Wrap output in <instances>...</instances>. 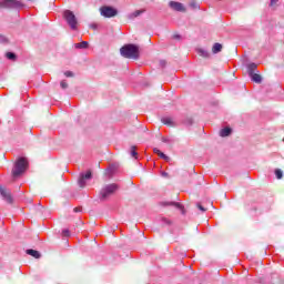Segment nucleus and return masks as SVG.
Listing matches in <instances>:
<instances>
[{"mask_svg":"<svg viewBox=\"0 0 284 284\" xmlns=\"http://www.w3.org/2000/svg\"><path fill=\"white\" fill-rule=\"evenodd\" d=\"M23 6L21 1L19 0H0V9H14V8H21Z\"/></svg>","mask_w":284,"mask_h":284,"instance_id":"obj_5","label":"nucleus"},{"mask_svg":"<svg viewBox=\"0 0 284 284\" xmlns=\"http://www.w3.org/2000/svg\"><path fill=\"white\" fill-rule=\"evenodd\" d=\"M100 14L106 19H111L112 17H116L118 11L112 7H102L100 8Z\"/></svg>","mask_w":284,"mask_h":284,"instance_id":"obj_6","label":"nucleus"},{"mask_svg":"<svg viewBox=\"0 0 284 284\" xmlns=\"http://www.w3.org/2000/svg\"><path fill=\"white\" fill-rule=\"evenodd\" d=\"M278 1L280 0H271L270 7L276 10V8L278 7Z\"/></svg>","mask_w":284,"mask_h":284,"instance_id":"obj_21","label":"nucleus"},{"mask_svg":"<svg viewBox=\"0 0 284 284\" xmlns=\"http://www.w3.org/2000/svg\"><path fill=\"white\" fill-rule=\"evenodd\" d=\"M202 52V57H209L207 52L205 51H201Z\"/></svg>","mask_w":284,"mask_h":284,"instance_id":"obj_28","label":"nucleus"},{"mask_svg":"<svg viewBox=\"0 0 284 284\" xmlns=\"http://www.w3.org/2000/svg\"><path fill=\"white\" fill-rule=\"evenodd\" d=\"M163 176H168V173H163Z\"/></svg>","mask_w":284,"mask_h":284,"instance_id":"obj_30","label":"nucleus"},{"mask_svg":"<svg viewBox=\"0 0 284 284\" xmlns=\"http://www.w3.org/2000/svg\"><path fill=\"white\" fill-rule=\"evenodd\" d=\"M258 68V65H256V63H250L247 65V73L250 74H254V72H256V69Z\"/></svg>","mask_w":284,"mask_h":284,"instance_id":"obj_16","label":"nucleus"},{"mask_svg":"<svg viewBox=\"0 0 284 284\" xmlns=\"http://www.w3.org/2000/svg\"><path fill=\"white\" fill-rule=\"evenodd\" d=\"M230 134H232V128L230 126H226L220 131V136L222 138L230 136Z\"/></svg>","mask_w":284,"mask_h":284,"instance_id":"obj_12","label":"nucleus"},{"mask_svg":"<svg viewBox=\"0 0 284 284\" xmlns=\"http://www.w3.org/2000/svg\"><path fill=\"white\" fill-rule=\"evenodd\" d=\"M0 194L4 199V201H7V203L9 204L13 203L12 193H10L8 189L1 186V184H0Z\"/></svg>","mask_w":284,"mask_h":284,"instance_id":"obj_7","label":"nucleus"},{"mask_svg":"<svg viewBox=\"0 0 284 284\" xmlns=\"http://www.w3.org/2000/svg\"><path fill=\"white\" fill-rule=\"evenodd\" d=\"M131 156H133V159H136V156H139L135 145L131 146Z\"/></svg>","mask_w":284,"mask_h":284,"instance_id":"obj_19","label":"nucleus"},{"mask_svg":"<svg viewBox=\"0 0 284 284\" xmlns=\"http://www.w3.org/2000/svg\"><path fill=\"white\" fill-rule=\"evenodd\" d=\"M60 85H61L62 90H68V82H65V80H62L60 82Z\"/></svg>","mask_w":284,"mask_h":284,"instance_id":"obj_22","label":"nucleus"},{"mask_svg":"<svg viewBox=\"0 0 284 284\" xmlns=\"http://www.w3.org/2000/svg\"><path fill=\"white\" fill-rule=\"evenodd\" d=\"M7 58L12 60V59H17V55L14 53H12V52H8L7 53Z\"/></svg>","mask_w":284,"mask_h":284,"instance_id":"obj_24","label":"nucleus"},{"mask_svg":"<svg viewBox=\"0 0 284 284\" xmlns=\"http://www.w3.org/2000/svg\"><path fill=\"white\" fill-rule=\"evenodd\" d=\"M178 207H181V204H176Z\"/></svg>","mask_w":284,"mask_h":284,"instance_id":"obj_31","label":"nucleus"},{"mask_svg":"<svg viewBox=\"0 0 284 284\" xmlns=\"http://www.w3.org/2000/svg\"><path fill=\"white\" fill-rule=\"evenodd\" d=\"M92 179V171H88L85 174H81L78 183L80 187H85V181Z\"/></svg>","mask_w":284,"mask_h":284,"instance_id":"obj_8","label":"nucleus"},{"mask_svg":"<svg viewBox=\"0 0 284 284\" xmlns=\"http://www.w3.org/2000/svg\"><path fill=\"white\" fill-rule=\"evenodd\" d=\"M62 234H63V236H70V231H69V230H64V231L62 232Z\"/></svg>","mask_w":284,"mask_h":284,"instance_id":"obj_27","label":"nucleus"},{"mask_svg":"<svg viewBox=\"0 0 284 284\" xmlns=\"http://www.w3.org/2000/svg\"><path fill=\"white\" fill-rule=\"evenodd\" d=\"M248 77L252 79V81H254V83H262L263 81V78L258 73H252L248 74Z\"/></svg>","mask_w":284,"mask_h":284,"instance_id":"obj_11","label":"nucleus"},{"mask_svg":"<svg viewBox=\"0 0 284 284\" xmlns=\"http://www.w3.org/2000/svg\"><path fill=\"white\" fill-rule=\"evenodd\" d=\"M88 45H89V43L87 41H82L80 43H77L75 48L85 50V48H88Z\"/></svg>","mask_w":284,"mask_h":284,"instance_id":"obj_17","label":"nucleus"},{"mask_svg":"<svg viewBox=\"0 0 284 284\" xmlns=\"http://www.w3.org/2000/svg\"><path fill=\"white\" fill-rule=\"evenodd\" d=\"M196 207H199V210H200L201 212H206V211H207V209L204 207V206L201 205V204H197Z\"/></svg>","mask_w":284,"mask_h":284,"instance_id":"obj_25","label":"nucleus"},{"mask_svg":"<svg viewBox=\"0 0 284 284\" xmlns=\"http://www.w3.org/2000/svg\"><path fill=\"white\" fill-rule=\"evenodd\" d=\"M275 176L278 180L283 179V171L281 169H276L275 170Z\"/></svg>","mask_w":284,"mask_h":284,"instance_id":"obj_20","label":"nucleus"},{"mask_svg":"<svg viewBox=\"0 0 284 284\" xmlns=\"http://www.w3.org/2000/svg\"><path fill=\"white\" fill-rule=\"evenodd\" d=\"M154 154H158L160 159H163L164 161H170V156L165 155L161 150L159 149H153Z\"/></svg>","mask_w":284,"mask_h":284,"instance_id":"obj_14","label":"nucleus"},{"mask_svg":"<svg viewBox=\"0 0 284 284\" xmlns=\"http://www.w3.org/2000/svg\"><path fill=\"white\" fill-rule=\"evenodd\" d=\"M143 12H145L144 9H142V10H136V11H134V12L131 14V17H132V19H136V17H140V14H143Z\"/></svg>","mask_w":284,"mask_h":284,"instance_id":"obj_18","label":"nucleus"},{"mask_svg":"<svg viewBox=\"0 0 284 284\" xmlns=\"http://www.w3.org/2000/svg\"><path fill=\"white\" fill-rule=\"evenodd\" d=\"M221 50H223V44H221L219 42L213 44V48H212L213 54H219V52H221Z\"/></svg>","mask_w":284,"mask_h":284,"instance_id":"obj_13","label":"nucleus"},{"mask_svg":"<svg viewBox=\"0 0 284 284\" xmlns=\"http://www.w3.org/2000/svg\"><path fill=\"white\" fill-rule=\"evenodd\" d=\"M162 123L164 125H168L169 128H174V121L172 120V118H163Z\"/></svg>","mask_w":284,"mask_h":284,"instance_id":"obj_15","label":"nucleus"},{"mask_svg":"<svg viewBox=\"0 0 284 284\" xmlns=\"http://www.w3.org/2000/svg\"><path fill=\"white\" fill-rule=\"evenodd\" d=\"M64 77H67V78H72V77H74V72H72V71H65V72H64Z\"/></svg>","mask_w":284,"mask_h":284,"instance_id":"obj_23","label":"nucleus"},{"mask_svg":"<svg viewBox=\"0 0 284 284\" xmlns=\"http://www.w3.org/2000/svg\"><path fill=\"white\" fill-rule=\"evenodd\" d=\"M116 190H119V185L116 184H108L104 187H102L100 191L101 201H108V197L112 196V194H114Z\"/></svg>","mask_w":284,"mask_h":284,"instance_id":"obj_3","label":"nucleus"},{"mask_svg":"<svg viewBox=\"0 0 284 284\" xmlns=\"http://www.w3.org/2000/svg\"><path fill=\"white\" fill-rule=\"evenodd\" d=\"M26 170H28V161H26V158L18 159L11 172L12 178L17 179L18 176H21Z\"/></svg>","mask_w":284,"mask_h":284,"instance_id":"obj_2","label":"nucleus"},{"mask_svg":"<svg viewBox=\"0 0 284 284\" xmlns=\"http://www.w3.org/2000/svg\"><path fill=\"white\" fill-rule=\"evenodd\" d=\"M26 254H29V256H32L33 258H41V253L37 250L29 248L26 251Z\"/></svg>","mask_w":284,"mask_h":284,"instance_id":"obj_10","label":"nucleus"},{"mask_svg":"<svg viewBox=\"0 0 284 284\" xmlns=\"http://www.w3.org/2000/svg\"><path fill=\"white\" fill-rule=\"evenodd\" d=\"M120 53L124 59H139V45L136 44H125L120 49Z\"/></svg>","mask_w":284,"mask_h":284,"instance_id":"obj_1","label":"nucleus"},{"mask_svg":"<svg viewBox=\"0 0 284 284\" xmlns=\"http://www.w3.org/2000/svg\"><path fill=\"white\" fill-rule=\"evenodd\" d=\"M173 39H175V41H181V34L174 33Z\"/></svg>","mask_w":284,"mask_h":284,"instance_id":"obj_26","label":"nucleus"},{"mask_svg":"<svg viewBox=\"0 0 284 284\" xmlns=\"http://www.w3.org/2000/svg\"><path fill=\"white\" fill-rule=\"evenodd\" d=\"M170 8H172L173 10H176V12H185V7H183V3L181 2L171 1Z\"/></svg>","mask_w":284,"mask_h":284,"instance_id":"obj_9","label":"nucleus"},{"mask_svg":"<svg viewBox=\"0 0 284 284\" xmlns=\"http://www.w3.org/2000/svg\"><path fill=\"white\" fill-rule=\"evenodd\" d=\"M73 212H81V210L79 207H74Z\"/></svg>","mask_w":284,"mask_h":284,"instance_id":"obj_29","label":"nucleus"},{"mask_svg":"<svg viewBox=\"0 0 284 284\" xmlns=\"http://www.w3.org/2000/svg\"><path fill=\"white\" fill-rule=\"evenodd\" d=\"M63 18L65 19L68 26L71 28V30H77L79 26V20H77V16H74V12L70 10H65L63 12Z\"/></svg>","mask_w":284,"mask_h":284,"instance_id":"obj_4","label":"nucleus"}]
</instances>
